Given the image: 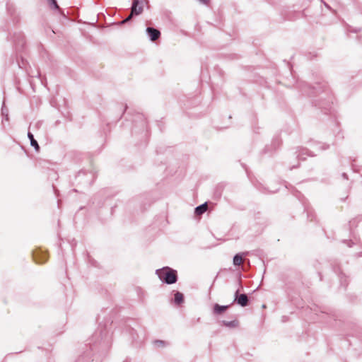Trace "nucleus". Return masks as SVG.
I'll use <instances>...</instances> for the list:
<instances>
[{"label":"nucleus","instance_id":"nucleus-1","mask_svg":"<svg viewBox=\"0 0 362 362\" xmlns=\"http://www.w3.org/2000/svg\"><path fill=\"white\" fill-rule=\"evenodd\" d=\"M156 273L158 278L167 284H172L177 281V272L168 267L157 269Z\"/></svg>","mask_w":362,"mask_h":362},{"label":"nucleus","instance_id":"nucleus-2","mask_svg":"<svg viewBox=\"0 0 362 362\" xmlns=\"http://www.w3.org/2000/svg\"><path fill=\"white\" fill-rule=\"evenodd\" d=\"M144 1L139 0H133V3L131 8V13L125 18L122 23H124L131 20L134 15L138 16L143 12Z\"/></svg>","mask_w":362,"mask_h":362},{"label":"nucleus","instance_id":"nucleus-3","mask_svg":"<svg viewBox=\"0 0 362 362\" xmlns=\"http://www.w3.org/2000/svg\"><path fill=\"white\" fill-rule=\"evenodd\" d=\"M239 291L237 290L235 293V301L242 307H245L247 305L248 298L246 294L239 295Z\"/></svg>","mask_w":362,"mask_h":362},{"label":"nucleus","instance_id":"nucleus-4","mask_svg":"<svg viewBox=\"0 0 362 362\" xmlns=\"http://www.w3.org/2000/svg\"><path fill=\"white\" fill-rule=\"evenodd\" d=\"M146 32L152 41L158 40L160 35V33L158 30L151 27H148L146 28Z\"/></svg>","mask_w":362,"mask_h":362},{"label":"nucleus","instance_id":"nucleus-5","mask_svg":"<svg viewBox=\"0 0 362 362\" xmlns=\"http://www.w3.org/2000/svg\"><path fill=\"white\" fill-rule=\"evenodd\" d=\"M247 253H238L236 254L233 257V264L235 266H240L243 263V256Z\"/></svg>","mask_w":362,"mask_h":362},{"label":"nucleus","instance_id":"nucleus-6","mask_svg":"<svg viewBox=\"0 0 362 362\" xmlns=\"http://www.w3.org/2000/svg\"><path fill=\"white\" fill-rule=\"evenodd\" d=\"M207 210V204L204 203L195 208L194 213L196 215H202Z\"/></svg>","mask_w":362,"mask_h":362},{"label":"nucleus","instance_id":"nucleus-7","mask_svg":"<svg viewBox=\"0 0 362 362\" xmlns=\"http://www.w3.org/2000/svg\"><path fill=\"white\" fill-rule=\"evenodd\" d=\"M228 308V305H220L218 304H215L214 307V312L216 314H221V313L226 310V309Z\"/></svg>","mask_w":362,"mask_h":362},{"label":"nucleus","instance_id":"nucleus-8","mask_svg":"<svg viewBox=\"0 0 362 362\" xmlns=\"http://www.w3.org/2000/svg\"><path fill=\"white\" fill-rule=\"evenodd\" d=\"M28 136L30 141V145L32 146H33L37 151H38L40 147H39V145H38L37 141L34 139L33 134H31L30 132H28Z\"/></svg>","mask_w":362,"mask_h":362},{"label":"nucleus","instance_id":"nucleus-9","mask_svg":"<svg viewBox=\"0 0 362 362\" xmlns=\"http://www.w3.org/2000/svg\"><path fill=\"white\" fill-rule=\"evenodd\" d=\"M174 300H175V303L177 304H180L181 303H182L183 302L182 293H180V292H177L175 294Z\"/></svg>","mask_w":362,"mask_h":362},{"label":"nucleus","instance_id":"nucleus-10","mask_svg":"<svg viewBox=\"0 0 362 362\" xmlns=\"http://www.w3.org/2000/svg\"><path fill=\"white\" fill-rule=\"evenodd\" d=\"M223 322L224 325H226V327H233L237 326V325H238V322L236 320L229 321V322L223 321Z\"/></svg>","mask_w":362,"mask_h":362},{"label":"nucleus","instance_id":"nucleus-11","mask_svg":"<svg viewBox=\"0 0 362 362\" xmlns=\"http://www.w3.org/2000/svg\"><path fill=\"white\" fill-rule=\"evenodd\" d=\"M1 113H2V115L5 117V119H6V120H8V110H7V109L5 107L4 105H3V106H2V108H1Z\"/></svg>","mask_w":362,"mask_h":362},{"label":"nucleus","instance_id":"nucleus-12","mask_svg":"<svg viewBox=\"0 0 362 362\" xmlns=\"http://www.w3.org/2000/svg\"><path fill=\"white\" fill-rule=\"evenodd\" d=\"M50 6L53 7L54 8L57 9L59 8V6L57 5L56 0H49Z\"/></svg>","mask_w":362,"mask_h":362},{"label":"nucleus","instance_id":"nucleus-13","mask_svg":"<svg viewBox=\"0 0 362 362\" xmlns=\"http://www.w3.org/2000/svg\"><path fill=\"white\" fill-rule=\"evenodd\" d=\"M199 1L203 4H208L209 0H199Z\"/></svg>","mask_w":362,"mask_h":362},{"label":"nucleus","instance_id":"nucleus-14","mask_svg":"<svg viewBox=\"0 0 362 362\" xmlns=\"http://www.w3.org/2000/svg\"><path fill=\"white\" fill-rule=\"evenodd\" d=\"M155 343L158 344L159 345H162V344H163L164 342L163 341H155Z\"/></svg>","mask_w":362,"mask_h":362}]
</instances>
